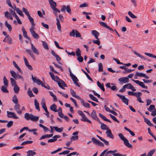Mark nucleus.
<instances>
[{"mask_svg": "<svg viewBox=\"0 0 156 156\" xmlns=\"http://www.w3.org/2000/svg\"><path fill=\"white\" fill-rule=\"evenodd\" d=\"M118 136L120 139L123 141L124 144L126 146L130 148H133V146L129 144L128 142V140L124 136L122 133H120L119 134Z\"/></svg>", "mask_w": 156, "mask_h": 156, "instance_id": "f257e3e1", "label": "nucleus"}, {"mask_svg": "<svg viewBox=\"0 0 156 156\" xmlns=\"http://www.w3.org/2000/svg\"><path fill=\"white\" fill-rule=\"evenodd\" d=\"M41 104L42 107L46 112L45 114L48 118L49 117V113L48 111L46 105L45 101L44 98H42V99Z\"/></svg>", "mask_w": 156, "mask_h": 156, "instance_id": "f03ea898", "label": "nucleus"}, {"mask_svg": "<svg viewBox=\"0 0 156 156\" xmlns=\"http://www.w3.org/2000/svg\"><path fill=\"white\" fill-rule=\"evenodd\" d=\"M69 70L70 73V76L71 77V78L72 79L74 83L78 87H79V84L78 83V80L77 78L72 73L71 71L69 68Z\"/></svg>", "mask_w": 156, "mask_h": 156, "instance_id": "7ed1b4c3", "label": "nucleus"}, {"mask_svg": "<svg viewBox=\"0 0 156 156\" xmlns=\"http://www.w3.org/2000/svg\"><path fill=\"white\" fill-rule=\"evenodd\" d=\"M65 10L69 14L71 13V10L69 6H66L65 5H63L62 6V8L61 9V11L62 12H65Z\"/></svg>", "mask_w": 156, "mask_h": 156, "instance_id": "20e7f679", "label": "nucleus"}, {"mask_svg": "<svg viewBox=\"0 0 156 156\" xmlns=\"http://www.w3.org/2000/svg\"><path fill=\"white\" fill-rule=\"evenodd\" d=\"M117 96H118L121 100L126 105L128 104V99L126 98L125 96L119 94H117Z\"/></svg>", "mask_w": 156, "mask_h": 156, "instance_id": "39448f33", "label": "nucleus"}, {"mask_svg": "<svg viewBox=\"0 0 156 156\" xmlns=\"http://www.w3.org/2000/svg\"><path fill=\"white\" fill-rule=\"evenodd\" d=\"M7 116L9 118H12L14 119H18L19 117L16 116V114L13 112H11L7 111Z\"/></svg>", "mask_w": 156, "mask_h": 156, "instance_id": "423d86ee", "label": "nucleus"}, {"mask_svg": "<svg viewBox=\"0 0 156 156\" xmlns=\"http://www.w3.org/2000/svg\"><path fill=\"white\" fill-rule=\"evenodd\" d=\"M132 81L135 83H136L138 84L139 86H140L142 88L145 89H147L148 88L147 87L145 86L144 83L143 82L140 81L138 80H135L133 79H132Z\"/></svg>", "mask_w": 156, "mask_h": 156, "instance_id": "0eeeda50", "label": "nucleus"}, {"mask_svg": "<svg viewBox=\"0 0 156 156\" xmlns=\"http://www.w3.org/2000/svg\"><path fill=\"white\" fill-rule=\"evenodd\" d=\"M58 86L62 89H64V88L63 87H67V86L65 83L62 80H60L59 81H58L57 82Z\"/></svg>", "mask_w": 156, "mask_h": 156, "instance_id": "6e6552de", "label": "nucleus"}, {"mask_svg": "<svg viewBox=\"0 0 156 156\" xmlns=\"http://www.w3.org/2000/svg\"><path fill=\"white\" fill-rule=\"evenodd\" d=\"M78 133L79 132L77 131L74 132L73 133V135L74 136H73L71 137V140H78L79 137L77 135Z\"/></svg>", "mask_w": 156, "mask_h": 156, "instance_id": "1a4fd4ad", "label": "nucleus"}, {"mask_svg": "<svg viewBox=\"0 0 156 156\" xmlns=\"http://www.w3.org/2000/svg\"><path fill=\"white\" fill-rule=\"evenodd\" d=\"M48 2L51 7L52 9L53 10L56 8L57 4L53 0H48Z\"/></svg>", "mask_w": 156, "mask_h": 156, "instance_id": "9d476101", "label": "nucleus"}, {"mask_svg": "<svg viewBox=\"0 0 156 156\" xmlns=\"http://www.w3.org/2000/svg\"><path fill=\"white\" fill-rule=\"evenodd\" d=\"M20 105L18 104H16L14 106V109L16 110L17 113L19 114L22 113V111L20 110Z\"/></svg>", "mask_w": 156, "mask_h": 156, "instance_id": "9b49d317", "label": "nucleus"}, {"mask_svg": "<svg viewBox=\"0 0 156 156\" xmlns=\"http://www.w3.org/2000/svg\"><path fill=\"white\" fill-rule=\"evenodd\" d=\"M90 115L93 119L97 120H98L99 119L96 113L94 110H93L92 111Z\"/></svg>", "mask_w": 156, "mask_h": 156, "instance_id": "f8f14e48", "label": "nucleus"}, {"mask_svg": "<svg viewBox=\"0 0 156 156\" xmlns=\"http://www.w3.org/2000/svg\"><path fill=\"white\" fill-rule=\"evenodd\" d=\"M106 133L108 137L111 139H113L114 136L110 129H107L106 132Z\"/></svg>", "mask_w": 156, "mask_h": 156, "instance_id": "ddd939ff", "label": "nucleus"}, {"mask_svg": "<svg viewBox=\"0 0 156 156\" xmlns=\"http://www.w3.org/2000/svg\"><path fill=\"white\" fill-rule=\"evenodd\" d=\"M30 31L31 33L32 36L35 39L38 38L39 37L38 35L35 33V31L33 30V29H30Z\"/></svg>", "mask_w": 156, "mask_h": 156, "instance_id": "4468645a", "label": "nucleus"}, {"mask_svg": "<svg viewBox=\"0 0 156 156\" xmlns=\"http://www.w3.org/2000/svg\"><path fill=\"white\" fill-rule=\"evenodd\" d=\"M40 84H41V86L47 89L48 90L50 89V86L47 83H46L45 82L44 83L41 81L40 80Z\"/></svg>", "mask_w": 156, "mask_h": 156, "instance_id": "2eb2a0df", "label": "nucleus"}, {"mask_svg": "<svg viewBox=\"0 0 156 156\" xmlns=\"http://www.w3.org/2000/svg\"><path fill=\"white\" fill-rule=\"evenodd\" d=\"M30 44L31 45V49L33 52L36 54L38 55V51L37 49L36 48V47L31 42H30Z\"/></svg>", "mask_w": 156, "mask_h": 156, "instance_id": "dca6fc26", "label": "nucleus"}, {"mask_svg": "<svg viewBox=\"0 0 156 156\" xmlns=\"http://www.w3.org/2000/svg\"><path fill=\"white\" fill-rule=\"evenodd\" d=\"M70 91L71 94L73 97L76 98L79 100L81 99V98L78 95L76 94L75 92L73 90L71 89H70Z\"/></svg>", "mask_w": 156, "mask_h": 156, "instance_id": "f3484780", "label": "nucleus"}, {"mask_svg": "<svg viewBox=\"0 0 156 156\" xmlns=\"http://www.w3.org/2000/svg\"><path fill=\"white\" fill-rule=\"evenodd\" d=\"M81 101V103L82 105L85 108H90V106L89 104L87 102H84V100L81 98V99H80Z\"/></svg>", "mask_w": 156, "mask_h": 156, "instance_id": "a211bd4d", "label": "nucleus"}, {"mask_svg": "<svg viewBox=\"0 0 156 156\" xmlns=\"http://www.w3.org/2000/svg\"><path fill=\"white\" fill-rule=\"evenodd\" d=\"M99 23L102 26L107 28L110 30L113 31L112 29L108 26L105 23L103 22H99Z\"/></svg>", "mask_w": 156, "mask_h": 156, "instance_id": "6ab92c4d", "label": "nucleus"}, {"mask_svg": "<svg viewBox=\"0 0 156 156\" xmlns=\"http://www.w3.org/2000/svg\"><path fill=\"white\" fill-rule=\"evenodd\" d=\"M92 34L94 36L96 39L98 40V36L99 35V33L95 30H93L91 31Z\"/></svg>", "mask_w": 156, "mask_h": 156, "instance_id": "aec40b11", "label": "nucleus"}, {"mask_svg": "<svg viewBox=\"0 0 156 156\" xmlns=\"http://www.w3.org/2000/svg\"><path fill=\"white\" fill-rule=\"evenodd\" d=\"M119 80L120 82L126 83L129 82V79L127 77H123L119 79Z\"/></svg>", "mask_w": 156, "mask_h": 156, "instance_id": "412c9836", "label": "nucleus"}, {"mask_svg": "<svg viewBox=\"0 0 156 156\" xmlns=\"http://www.w3.org/2000/svg\"><path fill=\"white\" fill-rule=\"evenodd\" d=\"M97 84L98 87H99L103 91H105V89L104 87V84H101L98 81L97 82Z\"/></svg>", "mask_w": 156, "mask_h": 156, "instance_id": "4be33fe9", "label": "nucleus"}, {"mask_svg": "<svg viewBox=\"0 0 156 156\" xmlns=\"http://www.w3.org/2000/svg\"><path fill=\"white\" fill-rule=\"evenodd\" d=\"M137 73H138V77H144L147 79H149V77L145 74L138 72H137Z\"/></svg>", "mask_w": 156, "mask_h": 156, "instance_id": "5701e85b", "label": "nucleus"}, {"mask_svg": "<svg viewBox=\"0 0 156 156\" xmlns=\"http://www.w3.org/2000/svg\"><path fill=\"white\" fill-rule=\"evenodd\" d=\"M5 16L7 18H9L10 20H12L13 18L11 14L9 13L8 11H6L5 13Z\"/></svg>", "mask_w": 156, "mask_h": 156, "instance_id": "b1692460", "label": "nucleus"}, {"mask_svg": "<svg viewBox=\"0 0 156 156\" xmlns=\"http://www.w3.org/2000/svg\"><path fill=\"white\" fill-rule=\"evenodd\" d=\"M39 118V116H36L31 114L30 120L36 122L38 120Z\"/></svg>", "mask_w": 156, "mask_h": 156, "instance_id": "393cba45", "label": "nucleus"}, {"mask_svg": "<svg viewBox=\"0 0 156 156\" xmlns=\"http://www.w3.org/2000/svg\"><path fill=\"white\" fill-rule=\"evenodd\" d=\"M82 117V118L81 119V121L83 122H87L90 123H91V121L90 120L87 119V117L86 116L85 114L83 115Z\"/></svg>", "mask_w": 156, "mask_h": 156, "instance_id": "a878e982", "label": "nucleus"}, {"mask_svg": "<svg viewBox=\"0 0 156 156\" xmlns=\"http://www.w3.org/2000/svg\"><path fill=\"white\" fill-rule=\"evenodd\" d=\"M155 151V149H152L149 152L147 155L146 153H144L142 154L144 155L145 156H152Z\"/></svg>", "mask_w": 156, "mask_h": 156, "instance_id": "bb28decb", "label": "nucleus"}, {"mask_svg": "<svg viewBox=\"0 0 156 156\" xmlns=\"http://www.w3.org/2000/svg\"><path fill=\"white\" fill-rule=\"evenodd\" d=\"M50 109L51 110L54 111L55 112H58V110L56 109L57 106L55 104L52 105L50 107Z\"/></svg>", "mask_w": 156, "mask_h": 156, "instance_id": "cd10ccee", "label": "nucleus"}, {"mask_svg": "<svg viewBox=\"0 0 156 156\" xmlns=\"http://www.w3.org/2000/svg\"><path fill=\"white\" fill-rule=\"evenodd\" d=\"M56 20L57 21V22L56 23V25L57 26V28L58 29L60 32H61V25L60 24V22L59 20L58 19V18H56Z\"/></svg>", "mask_w": 156, "mask_h": 156, "instance_id": "c85d7f7f", "label": "nucleus"}, {"mask_svg": "<svg viewBox=\"0 0 156 156\" xmlns=\"http://www.w3.org/2000/svg\"><path fill=\"white\" fill-rule=\"evenodd\" d=\"M26 51L28 53L30 56L32 57L34 60H35V57L32 51L30 49H27L26 50Z\"/></svg>", "mask_w": 156, "mask_h": 156, "instance_id": "c756f323", "label": "nucleus"}, {"mask_svg": "<svg viewBox=\"0 0 156 156\" xmlns=\"http://www.w3.org/2000/svg\"><path fill=\"white\" fill-rule=\"evenodd\" d=\"M14 92L16 93H18L19 90L20 88L17 84H15L13 88Z\"/></svg>", "mask_w": 156, "mask_h": 156, "instance_id": "7c9ffc66", "label": "nucleus"}, {"mask_svg": "<svg viewBox=\"0 0 156 156\" xmlns=\"http://www.w3.org/2000/svg\"><path fill=\"white\" fill-rule=\"evenodd\" d=\"M5 26L8 28V30L9 31H11L12 30V27L6 21L5 22Z\"/></svg>", "mask_w": 156, "mask_h": 156, "instance_id": "2f4dec72", "label": "nucleus"}, {"mask_svg": "<svg viewBox=\"0 0 156 156\" xmlns=\"http://www.w3.org/2000/svg\"><path fill=\"white\" fill-rule=\"evenodd\" d=\"M27 156H34V155L36 154V152L31 150L28 151L27 152Z\"/></svg>", "mask_w": 156, "mask_h": 156, "instance_id": "473e14b6", "label": "nucleus"}, {"mask_svg": "<svg viewBox=\"0 0 156 156\" xmlns=\"http://www.w3.org/2000/svg\"><path fill=\"white\" fill-rule=\"evenodd\" d=\"M10 73L11 75V76L13 77L14 79H16V78L17 76L18 73H16L14 71L11 70L10 71Z\"/></svg>", "mask_w": 156, "mask_h": 156, "instance_id": "72a5a7b5", "label": "nucleus"}, {"mask_svg": "<svg viewBox=\"0 0 156 156\" xmlns=\"http://www.w3.org/2000/svg\"><path fill=\"white\" fill-rule=\"evenodd\" d=\"M53 128L55 130L59 133H61L63 131V127H61L60 128H58L57 127L53 126Z\"/></svg>", "mask_w": 156, "mask_h": 156, "instance_id": "f704fd0d", "label": "nucleus"}, {"mask_svg": "<svg viewBox=\"0 0 156 156\" xmlns=\"http://www.w3.org/2000/svg\"><path fill=\"white\" fill-rule=\"evenodd\" d=\"M7 87L8 86H2L1 88L2 91L4 93H8L9 91L7 88Z\"/></svg>", "mask_w": 156, "mask_h": 156, "instance_id": "c9c22d12", "label": "nucleus"}, {"mask_svg": "<svg viewBox=\"0 0 156 156\" xmlns=\"http://www.w3.org/2000/svg\"><path fill=\"white\" fill-rule=\"evenodd\" d=\"M133 53L135 54L136 55H137V56L139 57L140 58H141V59H144V60H145V58L144 57V56H142L139 53H137V52H136V51H133Z\"/></svg>", "mask_w": 156, "mask_h": 156, "instance_id": "e433bc0d", "label": "nucleus"}, {"mask_svg": "<svg viewBox=\"0 0 156 156\" xmlns=\"http://www.w3.org/2000/svg\"><path fill=\"white\" fill-rule=\"evenodd\" d=\"M144 121L146 122V123L149 126H153V124L151 123V122L150 121L147 119L145 118H144Z\"/></svg>", "mask_w": 156, "mask_h": 156, "instance_id": "4c0bfd02", "label": "nucleus"}, {"mask_svg": "<svg viewBox=\"0 0 156 156\" xmlns=\"http://www.w3.org/2000/svg\"><path fill=\"white\" fill-rule=\"evenodd\" d=\"M41 42L43 43L42 45L43 46V48L45 49L48 50L49 49V48L47 43L44 41H41Z\"/></svg>", "mask_w": 156, "mask_h": 156, "instance_id": "58836bf2", "label": "nucleus"}, {"mask_svg": "<svg viewBox=\"0 0 156 156\" xmlns=\"http://www.w3.org/2000/svg\"><path fill=\"white\" fill-rule=\"evenodd\" d=\"M16 12L19 14L20 16L22 17H24V15L22 13V12L20 10V9L18 8H17L16 9Z\"/></svg>", "mask_w": 156, "mask_h": 156, "instance_id": "ea45409f", "label": "nucleus"}, {"mask_svg": "<svg viewBox=\"0 0 156 156\" xmlns=\"http://www.w3.org/2000/svg\"><path fill=\"white\" fill-rule=\"evenodd\" d=\"M29 113H26L24 115V118L27 120L30 119L31 115Z\"/></svg>", "mask_w": 156, "mask_h": 156, "instance_id": "a19ab883", "label": "nucleus"}, {"mask_svg": "<svg viewBox=\"0 0 156 156\" xmlns=\"http://www.w3.org/2000/svg\"><path fill=\"white\" fill-rule=\"evenodd\" d=\"M81 70L82 72L85 74L87 77L88 78V79L91 81L93 82V80L92 79V78L90 77V76L87 74V73L83 69H81Z\"/></svg>", "mask_w": 156, "mask_h": 156, "instance_id": "79ce46f5", "label": "nucleus"}, {"mask_svg": "<svg viewBox=\"0 0 156 156\" xmlns=\"http://www.w3.org/2000/svg\"><path fill=\"white\" fill-rule=\"evenodd\" d=\"M12 101L13 103L16 104H18V100L16 97V95H14V96L12 97Z\"/></svg>", "mask_w": 156, "mask_h": 156, "instance_id": "37998d69", "label": "nucleus"}, {"mask_svg": "<svg viewBox=\"0 0 156 156\" xmlns=\"http://www.w3.org/2000/svg\"><path fill=\"white\" fill-rule=\"evenodd\" d=\"M89 96L92 100L96 101L97 102H98V99L95 97L93 95L91 94H90L89 95Z\"/></svg>", "mask_w": 156, "mask_h": 156, "instance_id": "c03bdc74", "label": "nucleus"}, {"mask_svg": "<svg viewBox=\"0 0 156 156\" xmlns=\"http://www.w3.org/2000/svg\"><path fill=\"white\" fill-rule=\"evenodd\" d=\"M34 103L36 109L37 110H39V104L36 99L34 100Z\"/></svg>", "mask_w": 156, "mask_h": 156, "instance_id": "a18cd8bd", "label": "nucleus"}, {"mask_svg": "<svg viewBox=\"0 0 156 156\" xmlns=\"http://www.w3.org/2000/svg\"><path fill=\"white\" fill-rule=\"evenodd\" d=\"M14 66L18 70L21 72V69L19 67V66H18L17 64L16 63L15 61H13L12 62Z\"/></svg>", "mask_w": 156, "mask_h": 156, "instance_id": "49530a36", "label": "nucleus"}, {"mask_svg": "<svg viewBox=\"0 0 156 156\" xmlns=\"http://www.w3.org/2000/svg\"><path fill=\"white\" fill-rule=\"evenodd\" d=\"M3 83L4 84V86H8V81L7 80L5 76L3 77Z\"/></svg>", "mask_w": 156, "mask_h": 156, "instance_id": "de8ad7c7", "label": "nucleus"}, {"mask_svg": "<svg viewBox=\"0 0 156 156\" xmlns=\"http://www.w3.org/2000/svg\"><path fill=\"white\" fill-rule=\"evenodd\" d=\"M124 129L126 131H128L130 134L132 136H134L135 134V133L132 131V130H130V129H129L128 128H127L126 127H125L124 128Z\"/></svg>", "mask_w": 156, "mask_h": 156, "instance_id": "09e8293b", "label": "nucleus"}, {"mask_svg": "<svg viewBox=\"0 0 156 156\" xmlns=\"http://www.w3.org/2000/svg\"><path fill=\"white\" fill-rule=\"evenodd\" d=\"M32 79L34 83H37L38 84H39V80L38 79L37 80L36 79V78L34 77L32 74L31 75Z\"/></svg>", "mask_w": 156, "mask_h": 156, "instance_id": "8fccbe9b", "label": "nucleus"}, {"mask_svg": "<svg viewBox=\"0 0 156 156\" xmlns=\"http://www.w3.org/2000/svg\"><path fill=\"white\" fill-rule=\"evenodd\" d=\"M101 129L102 130H107L108 129V127H107V126L106 125H105L104 124L102 123L101 125Z\"/></svg>", "mask_w": 156, "mask_h": 156, "instance_id": "3c124183", "label": "nucleus"}, {"mask_svg": "<svg viewBox=\"0 0 156 156\" xmlns=\"http://www.w3.org/2000/svg\"><path fill=\"white\" fill-rule=\"evenodd\" d=\"M40 127L42 128L44 132H47L49 130V129L48 128L43 126L42 124H40Z\"/></svg>", "mask_w": 156, "mask_h": 156, "instance_id": "603ef678", "label": "nucleus"}, {"mask_svg": "<svg viewBox=\"0 0 156 156\" xmlns=\"http://www.w3.org/2000/svg\"><path fill=\"white\" fill-rule=\"evenodd\" d=\"M142 95V94L140 92H134V96L136 97L137 98L140 97Z\"/></svg>", "mask_w": 156, "mask_h": 156, "instance_id": "864d4df0", "label": "nucleus"}, {"mask_svg": "<svg viewBox=\"0 0 156 156\" xmlns=\"http://www.w3.org/2000/svg\"><path fill=\"white\" fill-rule=\"evenodd\" d=\"M147 110L150 112H152L153 110H155V107L154 105H151L150 106L149 108H147Z\"/></svg>", "mask_w": 156, "mask_h": 156, "instance_id": "5fc2aeb1", "label": "nucleus"}, {"mask_svg": "<svg viewBox=\"0 0 156 156\" xmlns=\"http://www.w3.org/2000/svg\"><path fill=\"white\" fill-rule=\"evenodd\" d=\"M110 117L111 118L115 121L119 123V120H118L113 115H112L111 114H109V115Z\"/></svg>", "mask_w": 156, "mask_h": 156, "instance_id": "6e6d98bb", "label": "nucleus"}, {"mask_svg": "<svg viewBox=\"0 0 156 156\" xmlns=\"http://www.w3.org/2000/svg\"><path fill=\"white\" fill-rule=\"evenodd\" d=\"M37 130V129H28V131L29 132H33L34 134L37 135L38 134L37 133H36V131Z\"/></svg>", "mask_w": 156, "mask_h": 156, "instance_id": "4d7b16f0", "label": "nucleus"}, {"mask_svg": "<svg viewBox=\"0 0 156 156\" xmlns=\"http://www.w3.org/2000/svg\"><path fill=\"white\" fill-rule=\"evenodd\" d=\"M76 53L77 56H79L81 55V51L79 48H77L76 51Z\"/></svg>", "mask_w": 156, "mask_h": 156, "instance_id": "13d9d810", "label": "nucleus"}, {"mask_svg": "<svg viewBox=\"0 0 156 156\" xmlns=\"http://www.w3.org/2000/svg\"><path fill=\"white\" fill-rule=\"evenodd\" d=\"M144 54H145L146 55L150 57H151L154 58H155L156 59V56L153 55L151 53H147L146 52H145L144 53Z\"/></svg>", "mask_w": 156, "mask_h": 156, "instance_id": "bf43d9fd", "label": "nucleus"}, {"mask_svg": "<svg viewBox=\"0 0 156 156\" xmlns=\"http://www.w3.org/2000/svg\"><path fill=\"white\" fill-rule=\"evenodd\" d=\"M144 54H145L146 55L150 57H151L154 58H155L156 59V56L153 55L151 53H147L146 52H145L144 53Z\"/></svg>", "mask_w": 156, "mask_h": 156, "instance_id": "052dcab7", "label": "nucleus"}, {"mask_svg": "<svg viewBox=\"0 0 156 156\" xmlns=\"http://www.w3.org/2000/svg\"><path fill=\"white\" fill-rule=\"evenodd\" d=\"M6 40H7V42L9 44H11L12 43V40L9 35H7L6 37Z\"/></svg>", "mask_w": 156, "mask_h": 156, "instance_id": "680f3d73", "label": "nucleus"}, {"mask_svg": "<svg viewBox=\"0 0 156 156\" xmlns=\"http://www.w3.org/2000/svg\"><path fill=\"white\" fill-rule=\"evenodd\" d=\"M28 94L29 96L30 97H31L34 96V95L32 91V90L30 89V88L28 89L27 91Z\"/></svg>", "mask_w": 156, "mask_h": 156, "instance_id": "e2e57ef3", "label": "nucleus"}, {"mask_svg": "<svg viewBox=\"0 0 156 156\" xmlns=\"http://www.w3.org/2000/svg\"><path fill=\"white\" fill-rule=\"evenodd\" d=\"M33 142L32 141H27L22 143L21 145H24L27 144H31Z\"/></svg>", "mask_w": 156, "mask_h": 156, "instance_id": "0e129e2a", "label": "nucleus"}, {"mask_svg": "<svg viewBox=\"0 0 156 156\" xmlns=\"http://www.w3.org/2000/svg\"><path fill=\"white\" fill-rule=\"evenodd\" d=\"M10 80L11 81V84L12 86H14L15 84H16V81L13 78H11Z\"/></svg>", "mask_w": 156, "mask_h": 156, "instance_id": "69168bd1", "label": "nucleus"}, {"mask_svg": "<svg viewBox=\"0 0 156 156\" xmlns=\"http://www.w3.org/2000/svg\"><path fill=\"white\" fill-rule=\"evenodd\" d=\"M128 15L132 18L133 19H136L137 17L133 14L131 12L129 11L128 12Z\"/></svg>", "mask_w": 156, "mask_h": 156, "instance_id": "338daca9", "label": "nucleus"}, {"mask_svg": "<svg viewBox=\"0 0 156 156\" xmlns=\"http://www.w3.org/2000/svg\"><path fill=\"white\" fill-rule=\"evenodd\" d=\"M91 140L93 141L94 144H97L98 142L99 141V140H97L94 137H93L91 139Z\"/></svg>", "mask_w": 156, "mask_h": 156, "instance_id": "774afa93", "label": "nucleus"}]
</instances>
